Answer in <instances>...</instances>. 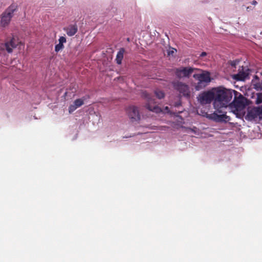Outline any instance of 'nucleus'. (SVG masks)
I'll list each match as a JSON object with an SVG mask.
<instances>
[{"mask_svg":"<svg viewBox=\"0 0 262 262\" xmlns=\"http://www.w3.org/2000/svg\"><path fill=\"white\" fill-rule=\"evenodd\" d=\"M197 98L202 105L209 104L213 101L214 108L218 113H223L220 109L227 107L232 99V94L227 89L217 88L202 92Z\"/></svg>","mask_w":262,"mask_h":262,"instance_id":"f257e3e1","label":"nucleus"},{"mask_svg":"<svg viewBox=\"0 0 262 262\" xmlns=\"http://www.w3.org/2000/svg\"><path fill=\"white\" fill-rule=\"evenodd\" d=\"M195 71L199 73H195L193 75L194 79L198 81L194 85V89L196 91H200L204 89L211 81L210 72L191 67H181L176 69L174 73L179 78H189Z\"/></svg>","mask_w":262,"mask_h":262,"instance_id":"f03ea898","label":"nucleus"},{"mask_svg":"<svg viewBox=\"0 0 262 262\" xmlns=\"http://www.w3.org/2000/svg\"><path fill=\"white\" fill-rule=\"evenodd\" d=\"M227 91L231 93L232 97L233 94L234 95V100L232 102H230V100L227 106L229 105L231 107H234L236 110L243 108L246 105V99L245 97L235 90H227Z\"/></svg>","mask_w":262,"mask_h":262,"instance_id":"7ed1b4c3","label":"nucleus"},{"mask_svg":"<svg viewBox=\"0 0 262 262\" xmlns=\"http://www.w3.org/2000/svg\"><path fill=\"white\" fill-rule=\"evenodd\" d=\"M17 6L15 4H12L1 15V24L5 27L9 25L13 15V13L16 10Z\"/></svg>","mask_w":262,"mask_h":262,"instance_id":"20e7f679","label":"nucleus"},{"mask_svg":"<svg viewBox=\"0 0 262 262\" xmlns=\"http://www.w3.org/2000/svg\"><path fill=\"white\" fill-rule=\"evenodd\" d=\"M174 89L184 97H189L190 96V91L188 85L179 81H175L172 83Z\"/></svg>","mask_w":262,"mask_h":262,"instance_id":"39448f33","label":"nucleus"},{"mask_svg":"<svg viewBox=\"0 0 262 262\" xmlns=\"http://www.w3.org/2000/svg\"><path fill=\"white\" fill-rule=\"evenodd\" d=\"M143 95L147 99V103L146 104V107L148 110L157 113L162 112L161 108L156 104L155 99L152 98L149 94L144 92Z\"/></svg>","mask_w":262,"mask_h":262,"instance_id":"423d86ee","label":"nucleus"},{"mask_svg":"<svg viewBox=\"0 0 262 262\" xmlns=\"http://www.w3.org/2000/svg\"><path fill=\"white\" fill-rule=\"evenodd\" d=\"M246 118L249 121L254 120L256 118L262 119V105L254 107L249 110Z\"/></svg>","mask_w":262,"mask_h":262,"instance_id":"0eeeda50","label":"nucleus"},{"mask_svg":"<svg viewBox=\"0 0 262 262\" xmlns=\"http://www.w3.org/2000/svg\"><path fill=\"white\" fill-rule=\"evenodd\" d=\"M126 113L132 122L138 121L140 120V115L137 107L130 106L126 109Z\"/></svg>","mask_w":262,"mask_h":262,"instance_id":"6e6552de","label":"nucleus"},{"mask_svg":"<svg viewBox=\"0 0 262 262\" xmlns=\"http://www.w3.org/2000/svg\"><path fill=\"white\" fill-rule=\"evenodd\" d=\"M249 71L248 68L242 66L238 69V73L233 76V78L237 81L245 80L246 79L249 78Z\"/></svg>","mask_w":262,"mask_h":262,"instance_id":"1a4fd4ad","label":"nucleus"},{"mask_svg":"<svg viewBox=\"0 0 262 262\" xmlns=\"http://www.w3.org/2000/svg\"><path fill=\"white\" fill-rule=\"evenodd\" d=\"M17 40L15 38L12 37L10 39H7L4 44V46L8 53H12L13 49L17 47Z\"/></svg>","mask_w":262,"mask_h":262,"instance_id":"9d476101","label":"nucleus"},{"mask_svg":"<svg viewBox=\"0 0 262 262\" xmlns=\"http://www.w3.org/2000/svg\"><path fill=\"white\" fill-rule=\"evenodd\" d=\"M63 30L69 36H73L77 32L78 27L76 24H71L64 27Z\"/></svg>","mask_w":262,"mask_h":262,"instance_id":"9b49d317","label":"nucleus"},{"mask_svg":"<svg viewBox=\"0 0 262 262\" xmlns=\"http://www.w3.org/2000/svg\"><path fill=\"white\" fill-rule=\"evenodd\" d=\"M220 110L223 112V113H221L222 114L218 115L217 114L216 118L215 119V121L221 122H223V121L227 122V121H229L230 117L229 116H227L226 115V113L224 112V111H223L222 110V108H220Z\"/></svg>","mask_w":262,"mask_h":262,"instance_id":"f8f14e48","label":"nucleus"},{"mask_svg":"<svg viewBox=\"0 0 262 262\" xmlns=\"http://www.w3.org/2000/svg\"><path fill=\"white\" fill-rule=\"evenodd\" d=\"M124 52H125L124 49L121 48L117 53L116 58V61L117 63H118V64H120L122 63V60L123 58V55H124Z\"/></svg>","mask_w":262,"mask_h":262,"instance_id":"ddd939ff","label":"nucleus"},{"mask_svg":"<svg viewBox=\"0 0 262 262\" xmlns=\"http://www.w3.org/2000/svg\"><path fill=\"white\" fill-rule=\"evenodd\" d=\"M86 99V98L85 97H83L80 99H77L74 101L73 104L78 108L84 104V101Z\"/></svg>","mask_w":262,"mask_h":262,"instance_id":"4468645a","label":"nucleus"},{"mask_svg":"<svg viewBox=\"0 0 262 262\" xmlns=\"http://www.w3.org/2000/svg\"><path fill=\"white\" fill-rule=\"evenodd\" d=\"M155 93L157 97L160 99L163 98L165 96L164 93L162 91L156 90L155 91Z\"/></svg>","mask_w":262,"mask_h":262,"instance_id":"2eb2a0df","label":"nucleus"},{"mask_svg":"<svg viewBox=\"0 0 262 262\" xmlns=\"http://www.w3.org/2000/svg\"><path fill=\"white\" fill-rule=\"evenodd\" d=\"M216 116H217V114L214 112L213 113H211L210 114H207L206 117L210 120L215 121Z\"/></svg>","mask_w":262,"mask_h":262,"instance_id":"dca6fc26","label":"nucleus"},{"mask_svg":"<svg viewBox=\"0 0 262 262\" xmlns=\"http://www.w3.org/2000/svg\"><path fill=\"white\" fill-rule=\"evenodd\" d=\"M64 48V46L62 43H59L56 45L55 47V51L56 52H58L59 51L63 49Z\"/></svg>","mask_w":262,"mask_h":262,"instance_id":"f3484780","label":"nucleus"},{"mask_svg":"<svg viewBox=\"0 0 262 262\" xmlns=\"http://www.w3.org/2000/svg\"><path fill=\"white\" fill-rule=\"evenodd\" d=\"M77 107L74 104H71L69 107V112L70 113H72L77 109Z\"/></svg>","mask_w":262,"mask_h":262,"instance_id":"a211bd4d","label":"nucleus"},{"mask_svg":"<svg viewBox=\"0 0 262 262\" xmlns=\"http://www.w3.org/2000/svg\"><path fill=\"white\" fill-rule=\"evenodd\" d=\"M262 103V94H258L256 100V104H260Z\"/></svg>","mask_w":262,"mask_h":262,"instance_id":"6ab92c4d","label":"nucleus"},{"mask_svg":"<svg viewBox=\"0 0 262 262\" xmlns=\"http://www.w3.org/2000/svg\"><path fill=\"white\" fill-rule=\"evenodd\" d=\"M59 42L62 43L63 45V43H66L67 41L66 38L64 36H61L59 38Z\"/></svg>","mask_w":262,"mask_h":262,"instance_id":"aec40b11","label":"nucleus"},{"mask_svg":"<svg viewBox=\"0 0 262 262\" xmlns=\"http://www.w3.org/2000/svg\"><path fill=\"white\" fill-rule=\"evenodd\" d=\"M238 62V61H231V65L232 67H235V66L237 64Z\"/></svg>","mask_w":262,"mask_h":262,"instance_id":"412c9836","label":"nucleus"},{"mask_svg":"<svg viewBox=\"0 0 262 262\" xmlns=\"http://www.w3.org/2000/svg\"><path fill=\"white\" fill-rule=\"evenodd\" d=\"M255 87L257 89L261 90L262 89V85L259 83H257L255 84Z\"/></svg>","mask_w":262,"mask_h":262,"instance_id":"4be33fe9","label":"nucleus"},{"mask_svg":"<svg viewBox=\"0 0 262 262\" xmlns=\"http://www.w3.org/2000/svg\"><path fill=\"white\" fill-rule=\"evenodd\" d=\"M181 105V102H177L174 103V106L175 107H178Z\"/></svg>","mask_w":262,"mask_h":262,"instance_id":"5701e85b","label":"nucleus"},{"mask_svg":"<svg viewBox=\"0 0 262 262\" xmlns=\"http://www.w3.org/2000/svg\"><path fill=\"white\" fill-rule=\"evenodd\" d=\"M207 55L206 53L205 52H203L201 54H200V57H204L205 56H206Z\"/></svg>","mask_w":262,"mask_h":262,"instance_id":"b1692460","label":"nucleus"},{"mask_svg":"<svg viewBox=\"0 0 262 262\" xmlns=\"http://www.w3.org/2000/svg\"><path fill=\"white\" fill-rule=\"evenodd\" d=\"M251 4L253 5H256L257 4V3L255 0H254L252 2Z\"/></svg>","mask_w":262,"mask_h":262,"instance_id":"393cba45","label":"nucleus"},{"mask_svg":"<svg viewBox=\"0 0 262 262\" xmlns=\"http://www.w3.org/2000/svg\"><path fill=\"white\" fill-rule=\"evenodd\" d=\"M165 110H168V106H166L165 107Z\"/></svg>","mask_w":262,"mask_h":262,"instance_id":"a878e982","label":"nucleus"},{"mask_svg":"<svg viewBox=\"0 0 262 262\" xmlns=\"http://www.w3.org/2000/svg\"><path fill=\"white\" fill-rule=\"evenodd\" d=\"M247 9H250V8H249V7H248L247 8Z\"/></svg>","mask_w":262,"mask_h":262,"instance_id":"bb28decb","label":"nucleus"},{"mask_svg":"<svg viewBox=\"0 0 262 262\" xmlns=\"http://www.w3.org/2000/svg\"><path fill=\"white\" fill-rule=\"evenodd\" d=\"M247 9H250V8H249V7H248L247 8Z\"/></svg>","mask_w":262,"mask_h":262,"instance_id":"cd10ccee","label":"nucleus"}]
</instances>
